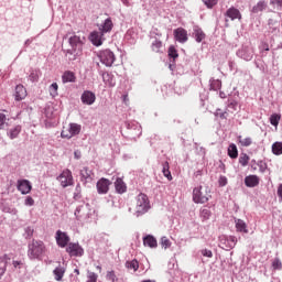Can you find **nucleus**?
<instances>
[{"mask_svg":"<svg viewBox=\"0 0 282 282\" xmlns=\"http://www.w3.org/2000/svg\"><path fill=\"white\" fill-rule=\"evenodd\" d=\"M98 30L99 31H93L89 34V41L96 47H100L106 41L105 34H109V32L113 30V21L111 18H107L101 24H98Z\"/></svg>","mask_w":282,"mask_h":282,"instance_id":"nucleus-1","label":"nucleus"},{"mask_svg":"<svg viewBox=\"0 0 282 282\" xmlns=\"http://www.w3.org/2000/svg\"><path fill=\"white\" fill-rule=\"evenodd\" d=\"M47 247L42 240L33 239L28 243L26 254L30 261H43V257H45Z\"/></svg>","mask_w":282,"mask_h":282,"instance_id":"nucleus-2","label":"nucleus"},{"mask_svg":"<svg viewBox=\"0 0 282 282\" xmlns=\"http://www.w3.org/2000/svg\"><path fill=\"white\" fill-rule=\"evenodd\" d=\"M149 210H151V200H149L147 194L140 193L135 198L134 216L142 217V215H147Z\"/></svg>","mask_w":282,"mask_h":282,"instance_id":"nucleus-3","label":"nucleus"},{"mask_svg":"<svg viewBox=\"0 0 282 282\" xmlns=\"http://www.w3.org/2000/svg\"><path fill=\"white\" fill-rule=\"evenodd\" d=\"M90 215H91V207L89 206V203H83L75 210V217L79 221H87Z\"/></svg>","mask_w":282,"mask_h":282,"instance_id":"nucleus-4","label":"nucleus"},{"mask_svg":"<svg viewBox=\"0 0 282 282\" xmlns=\"http://www.w3.org/2000/svg\"><path fill=\"white\" fill-rule=\"evenodd\" d=\"M210 199L208 191H203L202 186H197L193 189L194 204H206Z\"/></svg>","mask_w":282,"mask_h":282,"instance_id":"nucleus-5","label":"nucleus"},{"mask_svg":"<svg viewBox=\"0 0 282 282\" xmlns=\"http://www.w3.org/2000/svg\"><path fill=\"white\" fill-rule=\"evenodd\" d=\"M57 182H59L62 188H67V186H74V175L69 169L64 170L58 176Z\"/></svg>","mask_w":282,"mask_h":282,"instance_id":"nucleus-6","label":"nucleus"},{"mask_svg":"<svg viewBox=\"0 0 282 282\" xmlns=\"http://www.w3.org/2000/svg\"><path fill=\"white\" fill-rule=\"evenodd\" d=\"M98 58L106 67H111L116 63V54L111 50H104L98 53Z\"/></svg>","mask_w":282,"mask_h":282,"instance_id":"nucleus-7","label":"nucleus"},{"mask_svg":"<svg viewBox=\"0 0 282 282\" xmlns=\"http://www.w3.org/2000/svg\"><path fill=\"white\" fill-rule=\"evenodd\" d=\"M126 128L128 135H130L132 140H135V138H140L142 135V127L137 121L126 122Z\"/></svg>","mask_w":282,"mask_h":282,"instance_id":"nucleus-8","label":"nucleus"},{"mask_svg":"<svg viewBox=\"0 0 282 282\" xmlns=\"http://www.w3.org/2000/svg\"><path fill=\"white\" fill-rule=\"evenodd\" d=\"M79 177L84 186H87V184H91L96 180V174L90 167L84 166L79 172Z\"/></svg>","mask_w":282,"mask_h":282,"instance_id":"nucleus-9","label":"nucleus"},{"mask_svg":"<svg viewBox=\"0 0 282 282\" xmlns=\"http://www.w3.org/2000/svg\"><path fill=\"white\" fill-rule=\"evenodd\" d=\"M237 57L242 58V61L250 62L254 58V47L250 45L242 46L237 51Z\"/></svg>","mask_w":282,"mask_h":282,"instance_id":"nucleus-10","label":"nucleus"},{"mask_svg":"<svg viewBox=\"0 0 282 282\" xmlns=\"http://www.w3.org/2000/svg\"><path fill=\"white\" fill-rule=\"evenodd\" d=\"M219 246L223 250H232L237 246V237L235 236H221L219 239Z\"/></svg>","mask_w":282,"mask_h":282,"instance_id":"nucleus-11","label":"nucleus"},{"mask_svg":"<svg viewBox=\"0 0 282 282\" xmlns=\"http://www.w3.org/2000/svg\"><path fill=\"white\" fill-rule=\"evenodd\" d=\"M55 241L58 246V248H67V246H69V235H67V232L62 231V230H57L55 232Z\"/></svg>","mask_w":282,"mask_h":282,"instance_id":"nucleus-12","label":"nucleus"},{"mask_svg":"<svg viewBox=\"0 0 282 282\" xmlns=\"http://www.w3.org/2000/svg\"><path fill=\"white\" fill-rule=\"evenodd\" d=\"M80 129L83 127L78 123H69L67 130L62 131V138H67V140L74 138V135H78L80 133Z\"/></svg>","mask_w":282,"mask_h":282,"instance_id":"nucleus-13","label":"nucleus"},{"mask_svg":"<svg viewBox=\"0 0 282 282\" xmlns=\"http://www.w3.org/2000/svg\"><path fill=\"white\" fill-rule=\"evenodd\" d=\"M66 252L69 257H83L85 254V249L79 243L70 242L66 247Z\"/></svg>","mask_w":282,"mask_h":282,"instance_id":"nucleus-14","label":"nucleus"},{"mask_svg":"<svg viewBox=\"0 0 282 282\" xmlns=\"http://www.w3.org/2000/svg\"><path fill=\"white\" fill-rule=\"evenodd\" d=\"M17 188L21 195H30L32 193V183L29 180H18Z\"/></svg>","mask_w":282,"mask_h":282,"instance_id":"nucleus-15","label":"nucleus"},{"mask_svg":"<svg viewBox=\"0 0 282 282\" xmlns=\"http://www.w3.org/2000/svg\"><path fill=\"white\" fill-rule=\"evenodd\" d=\"M97 193L98 195H107L109 193V187L111 186V181L105 177H101L97 182Z\"/></svg>","mask_w":282,"mask_h":282,"instance_id":"nucleus-16","label":"nucleus"},{"mask_svg":"<svg viewBox=\"0 0 282 282\" xmlns=\"http://www.w3.org/2000/svg\"><path fill=\"white\" fill-rule=\"evenodd\" d=\"M225 21L226 23H228V19H230V21H235L238 19V21H241V11H239V9L235 8V7H230L226 13H225Z\"/></svg>","mask_w":282,"mask_h":282,"instance_id":"nucleus-17","label":"nucleus"},{"mask_svg":"<svg viewBox=\"0 0 282 282\" xmlns=\"http://www.w3.org/2000/svg\"><path fill=\"white\" fill-rule=\"evenodd\" d=\"M70 50L83 52V39L78 35H73L68 39Z\"/></svg>","mask_w":282,"mask_h":282,"instance_id":"nucleus-18","label":"nucleus"},{"mask_svg":"<svg viewBox=\"0 0 282 282\" xmlns=\"http://www.w3.org/2000/svg\"><path fill=\"white\" fill-rule=\"evenodd\" d=\"M80 100L83 105L91 106L94 102H96V94L90 90H85L80 96Z\"/></svg>","mask_w":282,"mask_h":282,"instance_id":"nucleus-19","label":"nucleus"},{"mask_svg":"<svg viewBox=\"0 0 282 282\" xmlns=\"http://www.w3.org/2000/svg\"><path fill=\"white\" fill-rule=\"evenodd\" d=\"M174 39L178 43H186L188 41V32L183 28H178L174 30Z\"/></svg>","mask_w":282,"mask_h":282,"instance_id":"nucleus-20","label":"nucleus"},{"mask_svg":"<svg viewBox=\"0 0 282 282\" xmlns=\"http://www.w3.org/2000/svg\"><path fill=\"white\" fill-rule=\"evenodd\" d=\"M26 96H28V90L25 89V86L18 85L15 87V94H14L15 100L17 101L25 100Z\"/></svg>","mask_w":282,"mask_h":282,"instance_id":"nucleus-21","label":"nucleus"},{"mask_svg":"<svg viewBox=\"0 0 282 282\" xmlns=\"http://www.w3.org/2000/svg\"><path fill=\"white\" fill-rule=\"evenodd\" d=\"M64 54L66 58L72 62V61H77L78 57L83 54V51H76L74 48H67L64 51Z\"/></svg>","mask_w":282,"mask_h":282,"instance_id":"nucleus-22","label":"nucleus"},{"mask_svg":"<svg viewBox=\"0 0 282 282\" xmlns=\"http://www.w3.org/2000/svg\"><path fill=\"white\" fill-rule=\"evenodd\" d=\"M245 185L248 188H254L256 186H259V176L257 175H249L245 177Z\"/></svg>","mask_w":282,"mask_h":282,"instance_id":"nucleus-23","label":"nucleus"},{"mask_svg":"<svg viewBox=\"0 0 282 282\" xmlns=\"http://www.w3.org/2000/svg\"><path fill=\"white\" fill-rule=\"evenodd\" d=\"M193 37L195 39L196 43H202L204 39H206V33L199 26L193 28Z\"/></svg>","mask_w":282,"mask_h":282,"instance_id":"nucleus-24","label":"nucleus"},{"mask_svg":"<svg viewBox=\"0 0 282 282\" xmlns=\"http://www.w3.org/2000/svg\"><path fill=\"white\" fill-rule=\"evenodd\" d=\"M22 129L23 127H21V124L9 129L7 132L8 138H10V140H17V138H19V135L21 134Z\"/></svg>","mask_w":282,"mask_h":282,"instance_id":"nucleus-25","label":"nucleus"},{"mask_svg":"<svg viewBox=\"0 0 282 282\" xmlns=\"http://www.w3.org/2000/svg\"><path fill=\"white\" fill-rule=\"evenodd\" d=\"M102 80L107 87H116V77L111 73H102Z\"/></svg>","mask_w":282,"mask_h":282,"instance_id":"nucleus-26","label":"nucleus"},{"mask_svg":"<svg viewBox=\"0 0 282 282\" xmlns=\"http://www.w3.org/2000/svg\"><path fill=\"white\" fill-rule=\"evenodd\" d=\"M66 269L63 265H58L53 270L54 279L55 281H63V278L65 276Z\"/></svg>","mask_w":282,"mask_h":282,"instance_id":"nucleus-27","label":"nucleus"},{"mask_svg":"<svg viewBox=\"0 0 282 282\" xmlns=\"http://www.w3.org/2000/svg\"><path fill=\"white\" fill-rule=\"evenodd\" d=\"M115 188H116V192L119 195H122L123 193H127V184H124V181H122V178H117L116 180Z\"/></svg>","mask_w":282,"mask_h":282,"instance_id":"nucleus-28","label":"nucleus"},{"mask_svg":"<svg viewBox=\"0 0 282 282\" xmlns=\"http://www.w3.org/2000/svg\"><path fill=\"white\" fill-rule=\"evenodd\" d=\"M62 83H64V84H66V83H76V75L74 74V72L66 70L62 75Z\"/></svg>","mask_w":282,"mask_h":282,"instance_id":"nucleus-29","label":"nucleus"},{"mask_svg":"<svg viewBox=\"0 0 282 282\" xmlns=\"http://www.w3.org/2000/svg\"><path fill=\"white\" fill-rule=\"evenodd\" d=\"M143 246H148V248H158V240L153 236H145L143 238Z\"/></svg>","mask_w":282,"mask_h":282,"instance_id":"nucleus-30","label":"nucleus"},{"mask_svg":"<svg viewBox=\"0 0 282 282\" xmlns=\"http://www.w3.org/2000/svg\"><path fill=\"white\" fill-rule=\"evenodd\" d=\"M268 8V2L264 0H260L251 10L253 14H259V12H263Z\"/></svg>","mask_w":282,"mask_h":282,"instance_id":"nucleus-31","label":"nucleus"},{"mask_svg":"<svg viewBox=\"0 0 282 282\" xmlns=\"http://www.w3.org/2000/svg\"><path fill=\"white\" fill-rule=\"evenodd\" d=\"M236 229L237 232H245V235H248V225H246V221L242 219H236Z\"/></svg>","mask_w":282,"mask_h":282,"instance_id":"nucleus-32","label":"nucleus"},{"mask_svg":"<svg viewBox=\"0 0 282 282\" xmlns=\"http://www.w3.org/2000/svg\"><path fill=\"white\" fill-rule=\"evenodd\" d=\"M228 155L231 160H237V158H239V150H237V145L235 143H231L228 147Z\"/></svg>","mask_w":282,"mask_h":282,"instance_id":"nucleus-33","label":"nucleus"},{"mask_svg":"<svg viewBox=\"0 0 282 282\" xmlns=\"http://www.w3.org/2000/svg\"><path fill=\"white\" fill-rule=\"evenodd\" d=\"M209 89L212 91H219L221 89V80L215 78L209 79Z\"/></svg>","mask_w":282,"mask_h":282,"instance_id":"nucleus-34","label":"nucleus"},{"mask_svg":"<svg viewBox=\"0 0 282 282\" xmlns=\"http://www.w3.org/2000/svg\"><path fill=\"white\" fill-rule=\"evenodd\" d=\"M162 173H163L164 177H166V180H169V182H171L173 180V175H171L169 161H165L163 163Z\"/></svg>","mask_w":282,"mask_h":282,"instance_id":"nucleus-35","label":"nucleus"},{"mask_svg":"<svg viewBox=\"0 0 282 282\" xmlns=\"http://www.w3.org/2000/svg\"><path fill=\"white\" fill-rule=\"evenodd\" d=\"M126 268L128 270H133V272H138V268H140V263L138 262V260L127 261Z\"/></svg>","mask_w":282,"mask_h":282,"instance_id":"nucleus-36","label":"nucleus"},{"mask_svg":"<svg viewBox=\"0 0 282 282\" xmlns=\"http://www.w3.org/2000/svg\"><path fill=\"white\" fill-rule=\"evenodd\" d=\"M272 153L274 155H282V142L276 141L272 144Z\"/></svg>","mask_w":282,"mask_h":282,"instance_id":"nucleus-37","label":"nucleus"},{"mask_svg":"<svg viewBox=\"0 0 282 282\" xmlns=\"http://www.w3.org/2000/svg\"><path fill=\"white\" fill-rule=\"evenodd\" d=\"M152 52H155L156 54H160L162 52V41L155 40L152 45Z\"/></svg>","mask_w":282,"mask_h":282,"instance_id":"nucleus-38","label":"nucleus"},{"mask_svg":"<svg viewBox=\"0 0 282 282\" xmlns=\"http://www.w3.org/2000/svg\"><path fill=\"white\" fill-rule=\"evenodd\" d=\"M280 120H281V115L273 113L270 117V123L272 124V127H279Z\"/></svg>","mask_w":282,"mask_h":282,"instance_id":"nucleus-39","label":"nucleus"},{"mask_svg":"<svg viewBox=\"0 0 282 282\" xmlns=\"http://www.w3.org/2000/svg\"><path fill=\"white\" fill-rule=\"evenodd\" d=\"M106 279L107 281L118 282V275H116V271L113 270L107 271Z\"/></svg>","mask_w":282,"mask_h":282,"instance_id":"nucleus-40","label":"nucleus"},{"mask_svg":"<svg viewBox=\"0 0 282 282\" xmlns=\"http://www.w3.org/2000/svg\"><path fill=\"white\" fill-rule=\"evenodd\" d=\"M210 209L208 208H203L200 209V219H203V221H207V219H210Z\"/></svg>","mask_w":282,"mask_h":282,"instance_id":"nucleus-41","label":"nucleus"},{"mask_svg":"<svg viewBox=\"0 0 282 282\" xmlns=\"http://www.w3.org/2000/svg\"><path fill=\"white\" fill-rule=\"evenodd\" d=\"M86 282H98V275L94 271H87V281Z\"/></svg>","mask_w":282,"mask_h":282,"instance_id":"nucleus-42","label":"nucleus"},{"mask_svg":"<svg viewBox=\"0 0 282 282\" xmlns=\"http://www.w3.org/2000/svg\"><path fill=\"white\" fill-rule=\"evenodd\" d=\"M248 162H250V156H248L246 153H241L239 156V164L246 166Z\"/></svg>","mask_w":282,"mask_h":282,"instance_id":"nucleus-43","label":"nucleus"},{"mask_svg":"<svg viewBox=\"0 0 282 282\" xmlns=\"http://www.w3.org/2000/svg\"><path fill=\"white\" fill-rule=\"evenodd\" d=\"M34 236V228L33 227H26L24 229V239H32Z\"/></svg>","mask_w":282,"mask_h":282,"instance_id":"nucleus-44","label":"nucleus"},{"mask_svg":"<svg viewBox=\"0 0 282 282\" xmlns=\"http://www.w3.org/2000/svg\"><path fill=\"white\" fill-rule=\"evenodd\" d=\"M218 2L219 0H203L204 6H206L208 10H213V7L217 6Z\"/></svg>","mask_w":282,"mask_h":282,"instance_id":"nucleus-45","label":"nucleus"},{"mask_svg":"<svg viewBox=\"0 0 282 282\" xmlns=\"http://www.w3.org/2000/svg\"><path fill=\"white\" fill-rule=\"evenodd\" d=\"M50 94H51V96H58V84L53 83L50 86Z\"/></svg>","mask_w":282,"mask_h":282,"instance_id":"nucleus-46","label":"nucleus"},{"mask_svg":"<svg viewBox=\"0 0 282 282\" xmlns=\"http://www.w3.org/2000/svg\"><path fill=\"white\" fill-rule=\"evenodd\" d=\"M215 116H217L218 118H220L221 120H227L228 118V112L227 111H221V109H217L215 112Z\"/></svg>","mask_w":282,"mask_h":282,"instance_id":"nucleus-47","label":"nucleus"},{"mask_svg":"<svg viewBox=\"0 0 282 282\" xmlns=\"http://www.w3.org/2000/svg\"><path fill=\"white\" fill-rule=\"evenodd\" d=\"M161 246L166 250V248H171V240L166 238V236L161 238Z\"/></svg>","mask_w":282,"mask_h":282,"instance_id":"nucleus-48","label":"nucleus"},{"mask_svg":"<svg viewBox=\"0 0 282 282\" xmlns=\"http://www.w3.org/2000/svg\"><path fill=\"white\" fill-rule=\"evenodd\" d=\"M272 268H273V270H281L282 269V263H281V260L279 258H275L272 261Z\"/></svg>","mask_w":282,"mask_h":282,"instance_id":"nucleus-49","label":"nucleus"},{"mask_svg":"<svg viewBox=\"0 0 282 282\" xmlns=\"http://www.w3.org/2000/svg\"><path fill=\"white\" fill-rule=\"evenodd\" d=\"M29 80H31V83H36V80H39V72L32 70L29 75Z\"/></svg>","mask_w":282,"mask_h":282,"instance_id":"nucleus-50","label":"nucleus"},{"mask_svg":"<svg viewBox=\"0 0 282 282\" xmlns=\"http://www.w3.org/2000/svg\"><path fill=\"white\" fill-rule=\"evenodd\" d=\"M177 56H180V55L177 54V50H175V46H170L169 57L170 58H177Z\"/></svg>","mask_w":282,"mask_h":282,"instance_id":"nucleus-51","label":"nucleus"},{"mask_svg":"<svg viewBox=\"0 0 282 282\" xmlns=\"http://www.w3.org/2000/svg\"><path fill=\"white\" fill-rule=\"evenodd\" d=\"M6 120H8V117L3 112H0V130L6 127Z\"/></svg>","mask_w":282,"mask_h":282,"instance_id":"nucleus-52","label":"nucleus"},{"mask_svg":"<svg viewBox=\"0 0 282 282\" xmlns=\"http://www.w3.org/2000/svg\"><path fill=\"white\" fill-rule=\"evenodd\" d=\"M6 272H8V262H4L3 267H0V281L3 279L6 275Z\"/></svg>","mask_w":282,"mask_h":282,"instance_id":"nucleus-53","label":"nucleus"},{"mask_svg":"<svg viewBox=\"0 0 282 282\" xmlns=\"http://www.w3.org/2000/svg\"><path fill=\"white\" fill-rule=\"evenodd\" d=\"M260 52H270V45L267 42H262L259 46Z\"/></svg>","mask_w":282,"mask_h":282,"instance_id":"nucleus-54","label":"nucleus"},{"mask_svg":"<svg viewBox=\"0 0 282 282\" xmlns=\"http://www.w3.org/2000/svg\"><path fill=\"white\" fill-rule=\"evenodd\" d=\"M24 206H34V198H32V196H26L24 199Z\"/></svg>","mask_w":282,"mask_h":282,"instance_id":"nucleus-55","label":"nucleus"},{"mask_svg":"<svg viewBox=\"0 0 282 282\" xmlns=\"http://www.w3.org/2000/svg\"><path fill=\"white\" fill-rule=\"evenodd\" d=\"M240 144H242V147H250V144H252V139L251 138H245L240 141Z\"/></svg>","mask_w":282,"mask_h":282,"instance_id":"nucleus-56","label":"nucleus"},{"mask_svg":"<svg viewBox=\"0 0 282 282\" xmlns=\"http://www.w3.org/2000/svg\"><path fill=\"white\" fill-rule=\"evenodd\" d=\"M237 107H239V102H237V100L229 101L228 104L229 109H234V111H237Z\"/></svg>","mask_w":282,"mask_h":282,"instance_id":"nucleus-57","label":"nucleus"},{"mask_svg":"<svg viewBox=\"0 0 282 282\" xmlns=\"http://www.w3.org/2000/svg\"><path fill=\"white\" fill-rule=\"evenodd\" d=\"M202 254L203 257H207L208 259H212L213 257V251L208 250V249H203L202 250Z\"/></svg>","mask_w":282,"mask_h":282,"instance_id":"nucleus-58","label":"nucleus"},{"mask_svg":"<svg viewBox=\"0 0 282 282\" xmlns=\"http://www.w3.org/2000/svg\"><path fill=\"white\" fill-rule=\"evenodd\" d=\"M219 186H226L228 184V178L226 176H220L218 180Z\"/></svg>","mask_w":282,"mask_h":282,"instance_id":"nucleus-59","label":"nucleus"},{"mask_svg":"<svg viewBox=\"0 0 282 282\" xmlns=\"http://www.w3.org/2000/svg\"><path fill=\"white\" fill-rule=\"evenodd\" d=\"M278 197L279 200L282 202V183L278 186Z\"/></svg>","mask_w":282,"mask_h":282,"instance_id":"nucleus-60","label":"nucleus"},{"mask_svg":"<svg viewBox=\"0 0 282 282\" xmlns=\"http://www.w3.org/2000/svg\"><path fill=\"white\" fill-rule=\"evenodd\" d=\"M121 2H122L123 6H126L127 8H129V6H131V3L129 2V0H121Z\"/></svg>","mask_w":282,"mask_h":282,"instance_id":"nucleus-61","label":"nucleus"},{"mask_svg":"<svg viewBox=\"0 0 282 282\" xmlns=\"http://www.w3.org/2000/svg\"><path fill=\"white\" fill-rule=\"evenodd\" d=\"M19 265H21V262H19V261H13V267H14V268H19Z\"/></svg>","mask_w":282,"mask_h":282,"instance_id":"nucleus-62","label":"nucleus"},{"mask_svg":"<svg viewBox=\"0 0 282 282\" xmlns=\"http://www.w3.org/2000/svg\"><path fill=\"white\" fill-rule=\"evenodd\" d=\"M276 6L282 7V0H275Z\"/></svg>","mask_w":282,"mask_h":282,"instance_id":"nucleus-63","label":"nucleus"},{"mask_svg":"<svg viewBox=\"0 0 282 282\" xmlns=\"http://www.w3.org/2000/svg\"><path fill=\"white\" fill-rule=\"evenodd\" d=\"M142 282H155L154 280H143Z\"/></svg>","mask_w":282,"mask_h":282,"instance_id":"nucleus-64","label":"nucleus"}]
</instances>
